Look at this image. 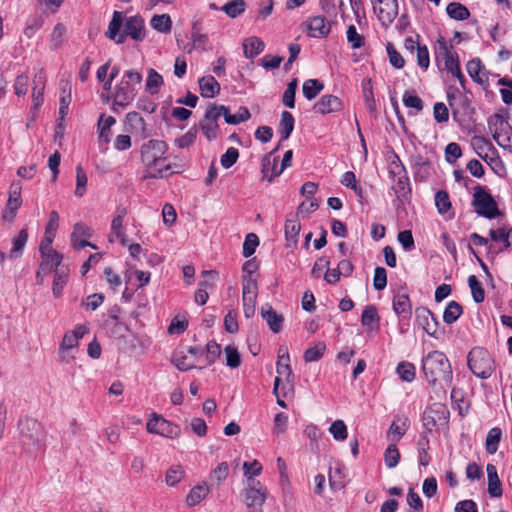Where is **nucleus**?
<instances>
[{
    "label": "nucleus",
    "mask_w": 512,
    "mask_h": 512,
    "mask_svg": "<svg viewBox=\"0 0 512 512\" xmlns=\"http://www.w3.org/2000/svg\"><path fill=\"white\" fill-rule=\"evenodd\" d=\"M167 151L166 142L157 139H151L141 146V161L147 170L146 178H165L177 172L166 156Z\"/></svg>",
    "instance_id": "obj_1"
},
{
    "label": "nucleus",
    "mask_w": 512,
    "mask_h": 512,
    "mask_svg": "<svg viewBox=\"0 0 512 512\" xmlns=\"http://www.w3.org/2000/svg\"><path fill=\"white\" fill-rule=\"evenodd\" d=\"M422 369L426 380L432 386H439V398H446L447 389L452 384V369L446 355L431 351L422 359Z\"/></svg>",
    "instance_id": "obj_2"
},
{
    "label": "nucleus",
    "mask_w": 512,
    "mask_h": 512,
    "mask_svg": "<svg viewBox=\"0 0 512 512\" xmlns=\"http://www.w3.org/2000/svg\"><path fill=\"white\" fill-rule=\"evenodd\" d=\"M106 36L116 44L124 43L127 36L142 41L146 36L144 19L139 15L123 18L121 12L114 11Z\"/></svg>",
    "instance_id": "obj_3"
},
{
    "label": "nucleus",
    "mask_w": 512,
    "mask_h": 512,
    "mask_svg": "<svg viewBox=\"0 0 512 512\" xmlns=\"http://www.w3.org/2000/svg\"><path fill=\"white\" fill-rule=\"evenodd\" d=\"M142 79L140 72L127 70L114 88L113 104L121 107L131 104L137 95Z\"/></svg>",
    "instance_id": "obj_4"
},
{
    "label": "nucleus",
    "mask_w": 512,
    "mask_h": 512,
    "mask_svg": "<svg viewBox=\"0 0 512 512\" xmlns=\"http://www.w3.org/2000/svg\"><path fill=\"white\" fill-rule=\"evenodd\" d=\"M434 54L438 63H444V69L447 70L452 77L456 78L461 86L465 89V78L460 69L459 58L452 44L440 36L434 46Z\"/></svg>",
    "instance_id": "obj_5"
},
{
    "label": "nucleus",
    "mask_w": 512,
    "mask_h": 512,
    "mask_svg": "<svg viewBox=\"0 0 512 512\" xmlns=\"http://www.w3.org/2000/svg\"><path fill=\"white\" fill-rule=\"evenodd\" d=\"M388 172L390 178L393 179L391 189L394 191L397 199L400 201L407 200L411 193L409 177L405 166L397 155L394 156V159L389 164Z\"/></svg>",
    "instance_id": "obj_6"
},
{
    "label": "nucleus",
    "mask_w": 512,
    "mask_h": 512,
    "mask_svg": "<svg viewBox=\"0 0 512 512\" xmlns=\"http://www.w3.org/2000/svg\"><path fill=\"white\" fill-rule=\"evenodd\" d=\"M471 372L478 378L487 379L495 369L492 356L483 348L472 349L467 357Z\"/></svg>",
    "instance_id": "obj_7"
},
{
    "label": "nucleus",
    "mask_w": 512,
    "mask_h": 512,
    "mask_svg": "<svg viewBox=\"0 0 512 512\" xmlns=\"http://www.w3.org/2000/svg\"><path fill=\"white\" fill-rule=\"evenodd\" d=\"M472 206L479 216L487 219H495L501 215L497 202L492 195L480 185H476L474 188Z\"/></svg>",
    "instance_id": "obj_8"
},
{
    "label": "nucleus",
    "mask_w": 512,
    "mask_h": 512,
    "mask_svg": "<svg viewBox=\"0 0 512 512\" xmlns=\"http://www.w3.org/2000/svg\"><path fill=\"white\" fill-rule=\"evenodd\" d=\"M488 127L492 133L493 139L500 147L509 146L512 127L507 118L500 114H494L488 120Z\"/></svg>",
    "instance_id": "obj_9"
},
{
    "label": "nucleus",
    "mask_w": 512,
    "mask_h": 512,
    "mask_svg": "<svg viewBox=\"0 0 512 512\" xmlns=\"http://www.w3.org/2000/svg\"><path fill=\"white\" fill-rule=\"evenodd\" d=\"M21 441L24 445L39 446L44 439V430L39 422L31 418L19 421Z\"/></svg>",
    "instance_id": "obj_10"
},
{
    "label": "nucleus",
    "mask_w": 512,
    "mask_h": 512,
    "mask_svg": "<svg viewBox=\"0 0 512 512\" xmlns=\"http://www.w3.org/2000/svg\"><path fill=\"white\" fill-rule=\"evenodd\" d=\"M266 496V488L255 479H250L243 490L244 503L247 508H261L265 503Z\"/></svg>",
    "instance_id": "obj_11"
},
{
    "label": "nucleus",
    "mask_w": 512,
    "mask_h": 512,
    "mask_svg": "<svg viewBox=\"0 0 512 512\" xmlns=\"http://www.w3.org/2000/svg\"><path fill=\"white\" fill-rule=\"evenodd\" d=\"M146 429L149 433L158 434L168 438H177L180 435V427L162 416L154 413L148 420Z\"/></svg>",
    "instance_id": "obj_12"
},
{
    "label": "nucleus",
    "mask_w": 512,
    "mask_h": 512,
    "mask_svg": "<svg viewBox=\"0 0 512 512\" xmlns=\"http://www.w3.org/2000/svg\"><path fill=\"white\" fill-rule=\"evenodd\" d=\"M373 4L374 13L377 15L378 20L385 27L393 23L398 15L397 0H371Z\"/></svg>",
    "instance_id": "obj_13"
},
{
    "label": "nucleus",
    "mask_w": 512,
    "mask_h": 512,
    "mask_svg": "<svg viewBox=\"0 0 512 512\" xmlns=\"http://www.w3.org/2000/svg\"><path fill=\"white\" fill-rule=\"evenodd\" d=\"M50 240L41 241L39 246V252L41 255V263L39 267L41 270H45V273H50L52 270L57 269V267H62L63 256L59 252L53 249L52 246H49Z\"/></svg>",
    "instance_id": "obj_14"
},
{
    "label": "nucleus",
    "mask_w": 512,
    "mask_h": 512,
    "mask_svg": "<svg viewBox=\"0 0 512 512\" xmlns=\"http://www.w3.org/2000/svg\"><path fill=\"white\" fill-rule=\"evenodd\" d=\"M415 319L417 324L430 336L437 337L438 320L434 314L426 307H418L415 310Z\"/></svg>",
    "instance_id": "obj_15"
},
{
    "label": "nucleus",
    "mask_w": 512,
    "mask_h": 512,
    "mask_svg": "<svg viewBox=\"0 0 512 512\" xmlns=\"http://www.w3.org/2000/svg\"><path fill=\"white\" fill-rule=\"evenodd\" d=\"M127 214V210L124 207H119L116 210V215L113 217L111 222V231L109 234V241L114 242L119 240L123 246H126L128 239L123 229L124 218Z\"/></svg>",
    "instance_id": "obj_16"
},
{
    "label": "nucleus",
    "mask_w": 512,
    "mask_h": 512,
    "mask_svg": "<svg viewBox=\"0 0 512 512\" xmlns=\"http://www.w3.org/2000/svg\"><path fill=\"white\" fill-rule=\"evenodd\" d=\"M92 236V229L85 225L84 223H76L73 228V232L71 233V243L72 246L80 250L86 246H90L92 248H96L92 243L86 240V238H90Z\"/></svg>",
    "instance_id": "obj_17"
},
{
    "label": "nucleus",
    "mask_w": 512,
    "mask_h": 512,
    "mask_svg": "<svg viewBox=\"0 0 512 512\" xmlns=\"http://www.w3.org/2000/svg\"><path fill=\"white\" fill-rule=\"evenodd\" d=\"M466 69L474 82L483 87H488L489 73L479 58H474L468 61Z\"/></svg>",
    "instance_id": "obj_18"
},
{
    "label": "nucleus",
    "mask_w": 512,
    "mask_h": 512,
    "mask_svg": "<svg viewBox=\"0 0 512 512\" xmlns=\"http://www.w3.org/2000/svg\"><path fill=\"white\" fill-rule=\"evenodd\" d=\"M219 118L215 113L208 107L203 119L200 121V128L203 131L207 140H215L219 135Z\"/></svg>",
    "instance_id": "obj_19"
},
{
    "label": "nucleus",
    "mask_w": 512,
    "mask_h": 512,
    "mask_svg": "<svg viewBox=\"0 0 512 512\" xmlns=\"http://www.w3.org/2000/svg\"><path fill=\"white\" fill-rule=\"evenodd\" d=\"M342 100L335 95H323L314 105V111L322 115L341 111Z\"/></svg>",
    "instance_id": "obj_20"
},
{
    "label": "nucleus",
    "mask_w": 512,
    "mask_h": 512,
    "mask_svg": "<svg viewBox=\"0 0 512 512\" xmlns=\"http://www.w3.org/2000/svg\"><path fill=\"white\" fill-rule=\"evenodd\" d=\"M433 414H439L441 424H446L449 419V410L444 405H435L424 413L423 424L428 431H432L436 427V417Z\"/></svg>",
    "instance_id": "obj_21"
},
{
    "label": "nucleus",
    "mask_w": 512,
    "mask_h": 512,
    "mask_svg": "<svg viewBox=\"0 0 512 512\" xmlns=\"http://www.w3.org/2000/svg\"><path fill=\"white\" fill-rule=\"evenodd\" d=\"M330 23L324 16H314L307 22L308 34L311 37L323 38L330 33Z\"/></svg>",
    "instance_id": "obj_22"
},
{
    "label": "nucleus",
    "mask_w": 512,
    "mask_h": 512,
    "mask_svg": "<svg viewBox=\"0 0 512 512\" xmlns=\"http://www.w3.org/2000/svg\"><path fill=\"white\" fill-rule=\"evenodd\" d=\"M261 316L267 322L272 332L279 333L282 330L284 319L282 315L277 314L271 306H263L261 309Z\"/></svg>",
    "instance_id": "obj_23"
},
{
    "label": "nucleus",
    "mask_w": 512,
    "mask_h": 512,
    "mask_svg": "<svg viewBox=\"0 0 512 512\" xmlns=\"http://www.w3.org/2000/svg\"><path fill=\"white\" fill-rule=\"evenodd\" d=\"M198 83L201 96L204 98H213L220 92L219 82L211 75L201 77Z\"/></svg>",
    "instance_id": "obj_24"
},
{
    "label": "nucleus",
    "mask_w": 512,
    "mask_h": 512,
    "mask_svg": "<svg viewBox=\"0 0 512 512\" xmlns=\"http://www.w3.org/2000/svg\"><path fill=\"white\" fill-rule=\"evenodd\" d=\"M486 471L488 477V493L491 497H501L503 489L496 467L493 464H488Z\"/></svg>",
    "instance_id": "obj_25"
},
{
    "label": "nucleus",
    "mask_w": 512,
    "mask_h": 512,
    "mask_svg": "<svg viewBox=\"0 0 512 512\" xmlns=\"http://www.w3.org/2000/svg\"><path fill=\"white\" fill-rule=\"evenodd\" d=\"M393 310L398 316L409 318L411 315V302L407 293H397L393 297Z\"/></svg>",
    "instance_id": "obj_26"
},
{
    "label": "nucleus",
    "mask_w": 512,
    "mask_h": 512,
    "mask_svg": "<svg viewBox=\"0 0 512 512\" xmlns=\"http://www.w3.org/2000/svg\"><path fill=\"white\" fill-rule=\"evenodd\" d=\"M68 278L69 269L66 266L57 267V269H54L52 292L56 298L61 296L63 289L68 282Z\"/></svg>",
    "instance_id": "obj_27"
},
{
    "label": "nucleus",
    "mask_w": 512,
    "mask_h": 512,
    "mask_svg": "<svg viewBox=\"0 0 512 512\" xmlns=\"http://www.w3.org/2000/svg\"><path fill=\"white\" fill-rule=\"evenodd\" d=\"M210 488L206 482L195 485L186 496V504L190 507L199 504L208 495Z\"/></svg>",
    "instance_id": "obj_28"
},
{
    "label": "nucleus",
    "mask_w": 512,
    "mask_h": 512,
    "mask_svg": "<svg viewBox=\"0 0 512 512\" xmlns=\"http://www.w3.org/2000/svg\"><path fill=\"white\" fill-rule=\"evenodd\" d=\"M34 87L32 91V108L36 111L44 101V77L42 73L35 75L33 79Z\"/></svg>",
    "instance_id": "obj_29"
},
{
    "label": "nucleus",
    "mask_w": 512,
    "mask_h": 512,
    "mask_svg": "<svg viewBox=\"0 0 512 512\" xmlns=\"http://www.w3.org/2000/svg\"><path fill=\"white\" fill-rule=\"evenodd\" d=\"M28 241V230L26 228H22L18 235L15 236L12 240V248L9 251L8 257L10 259L19 258L24 251L25 245Z\"/></svg>",
    "instance_id": "obj_30"
},
{
    "label": "nucleus",
    "mask_w": 512,
    "mask_h": 512,
    "mask_svg": "<svg viewBox=\"0 0 512 512\" xmlns=\"http://www.w3.org/2000/svg\"><path fill=\"white\" fill-rule=\"evenodd\" d=\"M276 371L279 375V378L280 376H283L288 384H293L294 374L290 366V357L288 353L278 356L276 363Z\"/></svg>",
    "instance_id": "obj_31"
},
{
    "label": "nucleus",
    "mask_w": 512,
    "mask_h": 512,
    "mask_svg": "<svg viewBox=\"0 0 512 512\" xmlns=\"http://www.w3.org/2000/svg\"><path fill=\"white\" fill-rule=\"evenodd\" d=\"M116 123L113 116L101 115L98 120L99 141L105 144L110 142L111 127Z\"/></svg>",
    "instance_id": "obj_32"
},
{
    "label": "nucleus",
    "mask_w": 512,
    "mask_h": 512,
    "mask_svg": "<svg viewBox=\"0 0 512 512\" xmlns=\"http://www.w3.org/2000/svg\"><path fill=\"white\" fill-rule=\"evenodd\" d=\"M265 48L264 42L258 37H249L243 41L244 56L253 58L260 54Z\"/></svg>",
    "instance_id": "obj_33"
},
{
    "label": "nucleus",
    "mask_w": 512,
    "mask_h": 512,
    "mask_svg": "<svg viewBox=\"0 0 512 512\" xmlns=\"http://www.w3.org/2000/svg\"><path fill=\"white\" fill-rule=\"evenodd\" d=\"M512 235V227H500L498 229H491L489 231V236L492 241L495 242H502L503 243V250H507L511 247L510 237Z\"/></svg>",
    "instance_id": "obj_34"
},
{
    "label": "nucleus",
    "mask_w": 512,
    "mask_h": 512,
    "mask_svg": "<svg viewBox=\"0 0 512 512\" xmlns=\"http://www.w3.org/2000/svg\"><path fill=\"white\" fill-rule=\"evenodd\" d=\"M294 129V117L288 111L281 113V120L278 127V133L281 135V141L287 140Z\"/></svg>",
    "instance_id": "obj_35"
},
{
    "label": "nucleus",
    "mask_w": 512,
    "mask_h": 512,
    "mask_svg": "<svg viewBox=\"0 0 512 512\" xmlns=\"http://www.w3.org/2000/svg\"><path fill=\"white\" fill-rule=\"evenodd\" d=\"M430 448V441L426 434H421L417 443L418 459L421 466L426 467L431 462V457L428 454Z\"/></svg>",
    "instance_id": "obj_36"
},
{
    "label": "nucleus",
    "mask_w": 512,
    "mask_h": 512,
    "mask_svg": "<svg viewBox=\"0 0 512 512\" xmlns=\"http://www.w3.org/2000/svg\"><path fill=\"white\" fill-rule=\"evenodd\" d=\"M150 26L160 33H170L172 20L168 14L154 15L150 20Z\"/></svg>",
    "instance_id": "obj_37"
},
{
    "label": "nucleus",
    "mask_w": 512,
    "mask_h": 512,
    "mask_svg": "<svg viewBox=\"0 0 512 512\" xmlns=\"http://www.w3.org/2000/svg\"><path fill=\"white\" fill-rule=\"evenodd\" d=\"M277 149L278 148H276L273 151H271L270 153L266 154L262 159V168H261L262 176L264 179H267L268 181H269V176L272 175L273 173H277L279 170V169H277L278 158L272 156L273 153Z\"/></svg>",
    "instance_id": "obj_38"
},
{
    "label": "nucleus",
    "mask_w": 512,
    "mask_h": 512,
    "mask_svg": "<svg viewBox=\"0 0 512 512\" xmlns=\"http://www.w3.org/2000/svg\"><path fill=\"white\" fill-rule=\"evenodd\" d=\"M448 16L457 21H464L470 17V12L466 6L458 2H451L446 7Z\"/></svg>",
    "instance_id": "obj_39"
},
{
    "label": "nucleus",
    "mask_w": 512,
    "mask_h": 512,
    "mask_svg": "<svg viewBox=\"0 0 512 512\" xmlns=\"http://www.w3.org/2000/svg\"><path fill=\"white\" fill-rule=\"evenodd\" d=\"M462 313V306L454 300L450 301L444 310L443 321L446 324L451 325L459 319Z\"/></svg>",
    "instance_id": "obj_40"
},
{
    "label": "nucleus",
    "mask_w": 512,
    "mask_h": 512,
    "mask_svg": "<svg viewBox=\"0 0 512 512\" xmlns=\"http://www.w3.org/2000/svg\"><path fill=\"white\" fill-rule=\"evenodd\" d=\"M229 475V465L227 462H221L209 474L210 486L216 484L219 486Z\"/></svg>",
    "instance_id": "obj_41"
},
{
    "label": "nucleus",
    "mask_w": 512,
    "mask_h": 512,
    "mask_svg": "<svg viewBox=\"0 0 512 512\" xmlns=\"http://www.w3.org/2000/svg\"><path fill=\"white\" fill-rule=\"evenodd\" d=\"M323 89L324 84L317 79H308L302 86L303 95L307 100L314 99Z\"/></svg>",
    "instance_id": "obj_42"
},
{
    "label": "nucleus",
    "mask_w": 512,
    "mask_h": 512,
    "mask_svg": "<svg viewBox=\"0 0 512 512\" xmlns=\"http://www.w3.org/2000/svg\"><path fill=\"white\" fill-rule=\"evenodd\" d=\"M501 437L502 431L500 428L494 427L489 430L485 441V447L488 454L496 453V451L498 450Z\"/></svg>",
    "instance_id": "obj_43"
},
{
    "label": "nucleus",
    "mask_w": 512,
    "mask_h": 512,
    "mask_svg": "<svg viewBox=\"0 0 512 512\" xmlns=\"http://www.w3.org/2000/svg\"><path fill=\"white\" fill-rule=\"evenodd\" d=\"M407 427V419H395L388 429V437L393 441H399L406 433Z\"/></svg>",
    "instance_id": "obj_44"
},
{
    "label": "nucleus",
    "mask_w": 512,
    "mask_h": 512,
    "mask_svg": "<svg viewBox=\"0 0 512 512\" xmlns=\"http://www.w3.org/2000/svg\"><path fill=\"white\" fill-rule=\"evenodd\" d=\"M185 476V470L181 465H172L165 474V483L170 486H176Z\"/></svg>",
    "instance_id": "obj_45"
},
{
    "label": "nucleus",
    "mask_w": 512,
    "mask_h": 512,
    "mask_svg": "<svg viewBox=\"0 0 512 512\" xmlns=\"http://www.w3.org/2000/svg\"><path fill=\"white\" fill-rule=\"evenodd\" d=\"M301 225L296 218H288L285 222V237L289 243L296 244Z\"/></svg>",
    "instance_id": "obj_46"
},
{
    "label": "nucleus",
    "mask_w": 512,
    "mask_h": 512,
    "mask_svg": "<svg viewBox=\"0 0 512 512\" xmlns=\"http://www.w3.org/2000/svg\"><path fill=\"white\" fill-rule=\"evenodd\" d=\"M396 372L402 381L410 383L415 379L416 368L414 364L402 361L397 365Z\"/></svg>",
    "instance_id": "obj_47"
},
{
    "label": "nucleus",
    "mask_w": 512,
    "mask_h": 512,
    "mask_svg": "<svg viewBox=\"0 0 512 512\" xmlns=\"http://www.w3.org/2000/svg\"><path fill=\"white\" fill-rule=\"evenodd\" d=\"M246 8L244 0H231L221 7V10L230 18H236L241 15Z\"/></svg>",
    "instance_id": "obj_48"
},
{
    "label": "nucleus",
    "mask_w": 512,
    "mask_h": 512,
    "mask_svg": "<svg viewBox=\"0 0 512 512\" xmlns=\"http://www.w3.org/2000/svg\"><path fill=\"white\" fill-rule=\"evenodd\" d=\"M163 83V77L154 69H149L145 84L146 90L153 95L158 92Z\"/></svg>",
    "instance_id": "obj_49"
},
{
    "label": "nucleus",
    "mask_w": 512,
    "mask_h": 512,
    "mask_svg": "<svg viewBox=\"0 0 512 512\" xmlns=\"http://www.w3.org/2000/svg\"><path fill=\"white\" fill-rule=\"evenodd\" d=\"M71 103V87L67 84L61 88V95L59 99V120L63 121L68 114L69 105Z\"/></svg>",
    "instance_id": "obj_50"
},
{
    "label": "nucleus",
    "mask_w": 512,
    "mask_h": 512,
    "mask_svg": "<svg viewBox=\"0 0 512 512\" xmlns=\"http://www.w3.org/2000/svg\"><path fill=\"white\" fill-rule=\"evenodd\" d=\"M468 285L471 290L472 298L476 303H481L485 299V292L482 284L475 275L468 277Z\"/></svg>",
    "instance_id": "obj_51"
},
{
    "label": "nucleus",
    "mask_w": 512,
    "mask_h": 512,
    "mask_svg": "<svg viewBox=\"0 0 512 512\" xmlns=\"http://www.w3.org/2000/svg\"><path fill=\"white\" fill-rule=\"evenodd\" d=\"M58 225H59V215L56 211H52L50 213V218H49L48 224L46 225V228H45V236L42 239V241H46L47 239H49L50 240L49 246H52Z\"/></svg>",
    "instance_id": "obj_52"
},
{
    "label": "nucleus",
    "mask_w": 512,
    "mask_h": 512,
    "mask_svg": "<svg viewBox=\"0 0 512 512\" xmlns=\"http://www.w3.org/2000/svg\"><path fill=\"white\" fill-rule=\"evenodd\" d=\"M326 350L324 342H318L313 347L308 348L304 352V360L306 362H315L322 358Z\"/></svg>",
    "instance_id": "obj_53"
},
{
    "label": "nucleus",
    "mask_w": 512,
    "mask_h": 512,
    "mask_svg": "<svg viewBox=\"0 0 512 512\" xmlns=\"http://www.w3.org/2000/svg\"><path fill=\"white\" fill-rule=\"evenodd\" d=\"M400 460V453L396 444H389L384 453V461L386 466L391 469L398 465Z\"/></svg>",
    "instance_id": "obj_54"
},
{
    "label": "nucleus",
    "mask_w": 512,
    "mask_h": 512,
    "mask_svg": "<svg viewBox=\"0 0 512 512\" xmlns=\"http://www.w3.org/2000/svg\"><path fill=\"white\" fill-rule=\"evenodd\" d=\"M403 104L408 108H413L416 112H421L423 109V101L413 91H405L403 94Z\"/></svg>",
    "instance_id": "obj_55"
},
{
    "label": "nucleus",
    "mask_w": 512,
    "mask_h": 512,
    "mask_svg": "<svg viewBox=\"0 0 512 512\" xmlns=\"http://www.w3.org/2000/svg\"><path fill=\"white\" fill-rule=\"evenodd\" d=\"M297 85V79H293L291 82L287 84V88L283 94V104L291 109L295 107V94L297 90Z\"/></svg>",
    "instance_id": "obj_56"
},
{
    "label": "nucleus",
    "mask_w": 512,
    "mask_h": 512,
    "mask_svg": "<svg viewBox=\"0 0 512 512\" xmlns=\"http://www.w3.org/2000/svg\"><path fill=\"white\" fill-rule=\"evenodd\" d=\"M329 432L337 441H344L348 436L347 426L342 420L334 421L329 428Z\"/></svg>",
    "instance_id": "obj_57"
},
{
    "label": "nucleus",
    "mask_w": 512,
    "mask_h": 512,
    "mask_svg": "<svg viewBox=\"0 0 512 512\" xmlns=\"http://www.w3.org/2000/svg\"><path fill=\"white\" fill-rule=\"evenodd\" d=\"M65 34V26L62 23L56 24L51 33V49H58L62 45Z\"/></svg>",
    "instance_id": "obj_58"
},
{
    "label": "nucleus",
    "mask_w": 512,
    "mask_h": 512,
    "mask_svg": "<svg viewBox=\"0 0 512 512\" xmlns=\"http://www.w3.org/2000/svg\"><path fill=\"white\" fill-rule=\"evenodd\" d=\"M87 175L84 172L81 165H77L76 167V189H75V195L82 197L84 193L86 192V185H87Z\"/></svg>",
    "instance_id": "obj_59"
},
{
    "label": "nucleus",
    "mask_w": 512,
    "mask_h": 512,
    "mask_svg": "<svg viewBox=\"0 0 512 512\" xmlns=\"http://www.w3.org/2000/svg\"><path fill=\"white\" fill-rule=\"evenodd\" d=\"M379 315L377 309L373 305H368L362 312L361 323L363 326H369L372 323H379Z\"/></svg>",
    "instance_id": "obj_60"
},
{
    "label": "nucleus",
    "mask_w": 512,
    "mask_h": 512,
    "mask_svg": "<svg viewBox=\"0 0 512 512\" xmlns=\"http://www.w3.org/2000/svg\"><path fill=\"white\" fill-rule=\"evenodd\" d=\"M259 245V239L256 234L249 233L243 243L242 254L248 258L255 253L257 246Z\"/></svg>",
    "instance_id": "obj_61"
},
{
    "label": "nucleus",
    "mask_w": 512,
    "mask_h": 512,
    "mask_svg": "<svg viewBox=\"0 0 512 512\" xmlns=\"http://www.w3.org/2000/svg\"><path fill=\"white\" fill-rule=\"evenodd\" d=\"M22 199L8 198L5 209L3 211V218L12 221L21 207Z\"/></svg>",
    "instance_id": "obj_62"
},
{
    "label": "nucleus",
    "mask_w": 512,
    "mask_h": 512,
    "mask_svg": "<svg viewBox=\"0 0 512 512\" xmlns=\"http://www.w3.org/2000/svg\"><path fill=\"white\" fill-rule=\"evenodd\" d=\"M435 205L440 214H445L451 208V202L449 199V195L445 191H438L435 194Z\"/></svg>",
    "instance_id": "obj_63"
},
{
    "label": "nucleus",
    "mask_w": 512,
    "mask_h": 512,
    "mask_svg": "<svg viewBox=\"0 0 512 512\" xmlns=\"http://www.w3.org/2000/svg\"><path fill=\"white\" fill-rule=\"evenodd\" d=\"M226 356V365L230 368H238L241 364V357L235 347L226 346L224 349Z\"/></svg>",
    "instance_id": "obj_64"
}]
</instances>
